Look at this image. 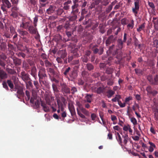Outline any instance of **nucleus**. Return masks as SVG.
<instances>
[{
  "instance_id": "1",
  "label": "nucleus",
  "mask_w": 158,
  "mask_h": 158,
  "mask_svg": "<svg viewBox=\"0 0 158 158\" xmlns=\"http://www.w3.org/2000/svg\"><path fill=\"white\" fill-rule=\"evenodd\" d=\"M77 107V114L82 118H85V116H89L90 115L89 112L83 106L82 104L79 101L76 102Z\"/></svg>"
},
{
  "instance_id": "2",
  "label": "nucleus",
  "mask_w": 158,
  "mask_h": 158,
  "mask_svg": "<svg viewBox=\"0 0 158 158\" xmlns=\"http://www.w3.org/2000/svg\"><path fill=\"white\" fill-rule=\"evenodd\" d=\"M39 69L38 76L39 77L40 82L41 80L45 79L47 77L46 72L45 68L43 66H39L38 67Z\"/></svg>"
},
{
  "instance_id": "3",
  "label": "nucleus",
  "mask_w": 158,
  "mask_h": 158,
  "mask_svg": "<svg viewBox=\"0 0 158 158\" xmlns=\"http://www.w3.org/2000/svg\"><path fill=\"white\" fill-rule=\"evenodd\" d=\"M98 47V46L97 45H95L92 47V50L94 54H96L98 53L99 55H101L104 52L103 48L100 47L98 49L97 48Z\"/></svg>"
},
{
  "instance_id": "4",
  "label": "nucleus",
  "mask_w": 158,
  "mask_h": 158,
  "mask_svg": "<svg viewBox=\"0 0 158 158\" xmlns=\"http://www.w3.org/2000/svg\"><path fill=\"white\" fill-rule=\"evenodd\" d=\"M61 91L64 94H69L70 93V89L65 83H61Z\"/></svg>"
},
{
  "instance_id": "5",
  "label": "nucleus",
  "mask_w": 158,
  "mask_h": 158,
  "mask_svg": "<svg viewBox=\"0 0 158 158\" xmlns=\"http://www.w3.org/2000/svg\"><path fill=\"white\" fill-rule=\"evenodd\" d=\"M114 48V44H112L111 46H109L108 50L106 51L107 55L110 56L112 55L113 56H115L117 53V50H115Z\"/></svg>"
},
{
  "instance_id": "6",
  "label": "nucleus",
  "mask_w": 158,
  "mask_h": 158,
  "mask_svg": "<svg viewBox=\"0 0 158 158\" xmlns=\"http://www.w3.org/2000/svg\"><path fill=\"white\" fill-rule=\"evenodd\" d=\"M139 0H135L134 2L135 7L132 9V11L135 14V16H136L138 14V11L139 9Z\"/></svg>"
},
{
  "instance_id": "7",
  "label": "nucleus",
  "mask_w": 158,
  "mask_h": 158,
  "mask_svg": "<svg viewBox=\"0 0 158 158\" xmlns=\"http://www.w3.org/2000/svg\"><path fill=\"white\" fill-rule=\"evenodd\" d=\"M77 18V15L70 14V16L69 17V21L71 22V23L74 25V26L76 25L77 23L76 19Z\"/></svg>"
},
{
  "instance_id": "8",
  "label": "nucleus",
  "mask_w": 158,
  "mask_h": 158,
  "mask_svg": "<svg viewBox=\"0 0 158 158\" xmlns=\"http://www.w3.org/2000/svg\"><path fill=\"white\" fill-rule=\"evenodd\" d=\"M17 94L15 95L19 98L20 97L23 98L24 96L23 88L21 87H19L17 88Z\"/></svg>"
},
{
  "instance_id": "9",
  "label": "nucleus",
  "mask_w": 158,
  "mask_h": 158,
  "mask_svg": "<svg viewBox=\"0 0 158 158\" xmlns=\"http://www.w3.org/2000/svg\"><path fill=\"white\" fill-rule=\"evenodd\" d=\"M115 41V39L114 35H111L108 37L106 40L105 43L106 46H109L112 43H113Z\"/></svg>"
},
{
  "instance_id": "10",
  "label": "nucleus",
  "mask_w": 158,
  "mask_h": 158,
  "mask_svg": "<svg viewBox=\"0 0 158 158\" xmlns=\"http://www.w3.org/2000/svg\"><path fill=\"white\" fill-rule=\"evenodd\" d=\"M68 109L71 113V116L73 118L76 116V113L75 108L73 105L72 104H70V103L68 104Z\"/></svg>"
},
{
  "instance_id": "11",
  "label": "nucleus",
  "mask_w": 158,
  "mask_h": 158,
  "mask_svg": "<svg viewBox=\"0 0 158 158\" xmlns=\"http://www.w3.org/2000/svg\"><path fill=\"white\" fill-rule=\"evenodd\" d=\"M21 75L22 79L25 82H27L28 81L30 80L29 75L26 73L25 72L22 71L21 73Z\"/></svg>"
},
{
  "instance_id": "12",
  "label": "nucleus",
  "mask_w": 158,
  "mask_h": 158,
  "mask_svg": "<svg viewBox=\"0 0 158 158\" xmlns=\"http://www.w3.org/2000/svg\"><path fill=\"white\" fill-rule=\"evenodd\" d=\"M7 77V74L0 67V82L2 81V80L6 78Z\"/></svg>"
},
{
  "instance_id": "13",
  "label": "nucleus",
  "mask_w": 158,
  "mask_h": 158,
  "mask_svg": "<svg viewBox=\"0 0 158 158\" xmlns=\"http://www.w3.org/2000/svg\"><path fill=\"white\" fill-rule=\"evenodd\" d=\"M124 43L121 39H118L117 40V44L116 45L117 48V50L121 49L123 48Z\"/></svg>"
},
{
  "instance_id": "14",
  "label": "nucleus",
  "mask_w": 158,
  "mask_h": 158,
  "mask_svg": "<svg viewBox=\"0 0 158 158\" xmlns=\"http://www.w3.org/2000/svg\"><path fill=\"white\" fill-rule=\"evenodd\" d=\"M56 7L54 6L50 5L49 8L47 9L46 13L49 15L54 13Z\"/></svg>"
},
{
  "instance_id": "15",
  "label": "nucleus",
  "mask_w": 158,
  "mask_h": 158,
  "mask_svg": "<svg viewBox=\"0 0 158 158\" xmlns=\"http://www.w3.org/2000/svg\"><path fill=\"white\" fill-rule=\"evenodd\" d=\"M31 74L33 76L35 80H36L37 77V69L35 67H32L31 71Z\"/></svg>"
},
{
  "instance_id": "16",
  "label": "nucleus",
  "mask_w": 158,
  "mask_h": 158,
  "mask_svg": "<svg viewBox=\"0 0 158 158\" xmlns=\"http://www.w3.org/2000/svg\"><path fill=\"white\" fill-rule=\"evenodd\" d=\"M11 58L15 66L19 65L21 64V62L20 59L14 56L11 57Z\"/></svg>"
},
{
  "instance_id": "17",
  "label": "nucleus",
  "mask_w": 158,
  "mask_h": 158,
  "mask_svg": "<svg viewBox=\"0 0 158 158\" xmlns=\"http://www.w3.org/2000/svg\"><path fill=\"white\" fill-rule=\"evenodd\" d=\"M64 27L66 29H68L71 27H73L74 25L71 23V22L69 21V20L66 21L65 23L63 24Z\"/></svg>"
},
{
  "instance_id": "18",
  "label": "nucleus",
  "mask_w": 158,
  "mask_h": 158,
  "mask_svg": "<svg viewBox=\"0 0 158 158\" xmlns=\"http://www.w3.org/2000/svg\"><path fill=\"white\" fill-rule=\"evenodd\" d=\"M69 75L72 78L75 79L77 76V72L75 70H72L71 71Z\"/></svg>"
},
{
  "instance_id": "19",
  "label": "nucleus",
  "mask_w": 158,
  "mask_h": 158,
  "mask_svg": "<svg viewBox=\"0 0 158 158\" xmlns=\"http://www.w3.org/2000/svg\"><path fill=\"white\" fill-rule=\"evenodd\" d=\"M71 71L70 67H65L63 69V74L66 76L68 74L69 75V74Z\"/></svg>"
},
{
  "instance_id": "20",
  "label": "nucleus",
  "mask_w": 158,
  "mask_h": 158,
  "mask_svg": "<svg viewBox=\"0 0 158 158\" xmlns=\"http://www.w3.org/2000/svg\"><path fill=\"white\" fill-rule=\"evenodd\" d=\"M78 49L77 48L72 49L71 50V53H72V56L73 58L78 57L79 56V54L77 53Z\"/></svg>"
},
{
  "instance_id": "21",
  "label": "nucleus",
  "mask_w": 158,
  "mask_h": 158,
  "mask_svg": "<svg viewBox=\"0 0 158 158\" xmlns=\"http://www.w3.org/2000/svg\"><path fill=\"white\" fill-rule=\"evenodd\" d=\"M37 29L32 26H30L28 28V31L31 34H35Z\"/></svg>"
},
{
  "instance_id": "22",
  "label": "nucleus",
  "mask_w": 158,
  "mask_h": 158,
  "mask_svg": "<svg viewBox=\"0 0 158 158\" xmlns=\"http://www.w3.org/2000/svg\"><path fill=\"white\" fill-rule=\"evenodd\" d=\"M41 106L43 107L44 110L45 112H48L49 111V107L47 106L44 102H41Z\"/></svg>"
},
{
  "instance_id": "23",
  "label": "nucleus",
  "mask_w": 158,
  "mask_h": 158,
  "mask_svg": "<svg viewBox=\"0 0 158 158\" xmlns=\"http://www.w3.org/2000/svg\"><path fill=\"white\" fill-rule=\"evenodd\" d=\"M104 89V88L103 87H99L98 88H95V92L98 94L103 93Z\"/></svg>"
},
{
  "instance_id": "24",
  "label": "nucleus",
  "mask_w": 158,
  "mask_h": 158,
  "mask_svg": "<svg viewBox=\"0 0 158 158\" xmlns=\"http://www.w3.org/2000/svg\"><path fill=\"white\" fill-rule=\"evenodd\" d=\"M151 84L154 85L158 84V74L156 75L154 77Z\"/></svg>"
},
{
  "instance_id": "25",
  "label": "nucleus",
  "mask_w": 158,
  "mask_h": 158,
  "mask_svg": "<svg viewBox=\"0 0 158 158\" xmlns=\"http://www.w3.org/2000/svg\"><path fill=\"white\" fill-rule=\"evenodd\" d=\"M117 136L116 137V139L118 142V143L119 144H120L122 147L123 148V145H122V139L119 133L118 132H117Z\"/></svg>"
},
{
  "instance_id": "26",
  "label": "nucleus",
  "mask_w": 158,
  "mask_h": 158,
  "mask_svg": "<svg viewBox=\"0 0 158 158\" xmlns=\"http://www.w3.org/2000/svg\"><path fill=\"white\" fill-rule=\"evenodd\" d=\"M106 93L107 94L106 96L107 98H110L114 94V92L112 90L109 89L106 92Z\"/></svg>"
},
{
  "instance_id": "27",
  "label": "nucleus",
  "mask_w": 158,
  "mask_h": 158,
  "mask_svg": "<svg viewBox=\"0 0 158 158\" xmlns=\"http://www.w3.org/2000/svg\"><path fill=\"white\" fill-rule=\"evenodd\" d=\"M87 69L89 71H91L94 69V66L92 64L88 63L86 64V66Z\"/></svg>"
},
{
  "instance_id": "28",
  "label": "nucleus",
  "mask_w": 158,
  "mask_h": 158,
  "mask_svg": "<svg viewBox=\"0 0 158 158\" xmlns=\"http://www.w3.org/2000/svg\"><path fill=\"white\" fill-rule=\"evenodd\" d=\"M67 53L65 51H62L61 52V56L60 57L64 60H66L67 59L66 58Z\"/></svg>"
},
{
  "instance_id": "29",
  "label": "nucleus",
  "mask_w": 158,
  "mask_h": 158,
  "mask_svg": "<svg viewBox=\"0 0 158 158\" xmlns=\"http://www.w3.org/2000/svg\"><path fill=\"white\" fill-rule=\"evenodd\" d=\"M17 31L21 36L26 35L28 34V33L26 31H22L20 29H18Z\"/></svg>"
},
{
  "instance_id": "30",
  "label": "nucleus",
  "mask_w": 158,
  "mask_h": 158,
  "mask_svg": "<svg viewBox=\"0 0 158 158\" xmlns=\"http://www.w3.org/2000/svg\"><path fill=\"white\" fill-rule=\"evenodd\" d=\"M89 59V57L87 56L84 55L81 57L82 61L84 63H86L88 61Z\"/></svg>"
},
{
  "instance_id": "31",
  "label": "nucleus",
  "mask_w": 158,
  "mask_h": 158,
  "mask_svg": "<svg viewBox=\"0 0 158 158\" xmlns=\"http://www.w3.org/2000/svg\"><path fill=\"white\" fill-rule=\"evenodd\" d=\"M121 98V96L119 95H116L114 98H113L111 100L113 102H116L117 101H118H118H120L119 100Z\"/></svg>"
},
{
  "instance_id": "32",
  "label": "nucleus",
  "mask_w": 158,
  "mask_h": 158,
  "mask_svg": "<svg viewBox=\"0 0 158 158\" xmlns=\"http://www.w3.org/2000/svg\"><path fill=\"white\" fill-rule=\"evenodd\" d=\"M135 73L138 76H140L143 74V71L141 69H135Z\"/></svg>"
},
{
  "instance_id": "33",
  "label": "nucleus",
  "mask_w": 158,
  "mask_h": 158,
  "mask_svg": "<svg viewBox=\"0 0 158 158\" xmlns=\"http://www.w3.org/2000/svg\"><path fill=\"white\" fill-rule=\"evenodd\" d=\"M6 71L9 73L11 74H15L16 73L14 69H11L6 68Z\"/></svg>"
},
{
  "instance_id": "34",
  "label": "nucleus",
  "mask_w": 158,
  "mask_h": 158,
  "mask_svg": "<svg viewBox=\"0 0 158 158\" xmlns=\"http://www.w3.org/2000/svg\"><path fill=\"white\" fill-rule=\"evenodd\" d=\"M44 62L46 67H51L52 65V63L49 62L48 59L45 60Z\"/></svg>"
},
{
  "instance_id": "35",
  "label": "nucleus",
  "mask_w": 158,
  "mask_h": 158,
  "mask_svg": "<svg viewBox=\"0 0 158 158\" xmlns=\"http://www.w3.org/2000/svg\"><path fill=\"white\" fill-rule=\"evenodd\" d=\"M6 82L11 89H12L14 88V85L11 80H7Z\"/></svg>"
},
{
  "instance_id": "36",
  "label": "nucleus",
  "mask_w": 158,
  "mask_h": 158,
  "mask_svg": "<svg viewBox=\"0 0 158 158\" xmlns=\"http://www.w3.org/2000/svg\"><path fill=\"white\" fill-rule=\"evenodd\" d=\"M92 95L90 94H87L85 97L87 102L90 103L91 102Z\"/></svg>"
},
{
  "instance_id": "37",
  "label": "nucleus",
  "mask_w": 158,
  "mask_h": 158,
  "mask_svg": "<svg viewBox=\"0 0 158 158\" xmlns=\"http://www.w3.org/2000/svg\"><path fill=\"white\" fill-rule=\"evenodd\" d=\"M3 3L6 5L8 8H10L11 6L10 3L8 0H3Z\"/></svg>"
},
{
  "instance_id": "38",
  "label": "nucleus",
  "mask_w": 158,
  "mask_h": 158,
  "mask_svg": "<svg viewBox=\"0 0 158 158\" xmlns=\"http://www.w3.org/2000/svg\"><path fill=\"white\" fill-rule=\"evenodd\" d=\"M47 71L48 72L50 73L52 75H54L55 74V72L53 69L48 68L47 69Z\"/></svg>"
},
{
  "instance_id": "39",
  "label": "nucleus",
  "mask_w": 158,
  "mask_h": 158,
  "mask_svg": "<svg viewBox=\"0 0 158 158\" xmlns=\"http://www.w3.org/2000/svg\"><path fill=\"white\" fill-rule=\"evenodd\" d=\"M33 83L36 89L38 90L39 89H40V84L36 80L34 81L33 82Z\"/></svg>"
},
{
  "instance_id": "40",
  "label": "nucleus",
  "mask_w": 158,
  "mask_h": 158,
  "mask_svg": "<svg viewBox=\"0 0 158 158\" xmlns=\"http://www.w3.org/2000/svg\"><path fill=\"white\" fill-rule=\"evenodd\" d=\"M130 119L131 122L134 125L137 124V121L135 118L134 117H131Z\"/></svg>"
},
{
  "instance_id": "41",
  "label": "nucleus",
  "mask_w": 158,
  "mask_h": 158,
  "mask_svg": "<svg viewBox=\"0 0 158 158\" xmlns=\"http://www.w3.org/2000/svg\"><path fill=\"white\" fill-rule=\"evenodd\" d=\"M134 21L133 19H132L131 20V23H129L127 25V27L128 28H131V29H132L134 27Z\"/></svg>"
},
{
  "instance_id": "42",
  "label": "nucleus",
  "mask_w": 158,
  "mask_h": 158,
  "mask_svg": "<svg viewBox=\"0 0 158 158\" xmlns=\"http://www.w3.org/2000/svg\"><path fill=\"white\" fill-rule=\"evenodd\" d=\"M71 93L72 94H74L77 92V89L75 87H71Z\"/></svg>"
},
{
  "instance_id": "43",
  "label": "nucleus",
  "mask_w": 158,
  "mask_h": 158,
  "mask_svg": "<svg viewBox=\"0 0 158 158\" xmlns=\"http://www.w3.org/2000/svg\"><path fill=\"white\" fill-rule=\"evenodd\" d=\"M128 22V21L126 18L123 19L121 20V23L123 25L127 24Z\"/></svg>"
},
{
  "instance_id": "44",
  "label": "nucleus",
  "mask_w": 158,
  "mask_h": 158,
  "mask_svg": "<svg viewBox=\"0 0 158 158\" xmlns=\"http://www.w3.org/2000/svg\"><path fill=\"white\" fill-rule=\"evenodd\" d=\"M113 72V69L110 68L107 69L106 70V73L108 74H111Z\"/></svg>"
},
{
  "instance_id": "45",
  "label": "nucleus",
  "mask_w": 158,
  "mask_h": 158,
  "mask_svg": "<svg viewBox=\"0 0 158 158\" xmlns=\"http://www.w3.org/2000/svg\"><path fill=\"white\" fill-rule=\"evenodd\" d=\"M144 23L141 24L139 26V28H137V31L138 32H140L142 30H143L145 27Z\"/></svg>"
},
{
  "instance_id": "46",
  "label": "nucleus",
  "mask_w": 158,
  "mask_h": 158,
  "mask_svg": "<svg viewBox=\"0 0 158 158\" xmlns=\"http://www.w3.org/2000/svg\"><path fill=\"white\" fill-rule=\"evenodd\" d=\"M64 12V10L63 8H59L58 10L56 11L57 15H61L63 12Z\"/></svg>"
},
{
  "instance_id": "47",
  "label": "nucleus",
  "mask_w": 158,
  "mask_h": 158,
  "mask_svg": "<svg viewBox=\"0 0 158 158\" xmlns=\"http://www.w3.org/2000/svg\"><path fill=\"white\" fill-rule=\"evenodd\" d=\"M78 9H72V11L71 12V14H76L77 15V14L79 12Z\"/></svg>"
},
{
  "instance_id": "48",
  "label": "nucleus",
  "mask_w": 158,
  "mask_h": 158,
  "mask_svg": "<svg viewBox=\"0 0 158 158\" xmlns=\"http://www.w3.org/2000/svg\"><path fill=\"white\" fill-rule=\"evenodd\" d=\"M128 36V35L126 33H125L124 34L123 40L122 41L124 43L126 42Z\"/></svg>"
},
{
  "instance_id": "49",
  "label": "nucleus",
  "mask_w": 158,
  "mask_h": 158,
  "mask_svg": "<svg viewBox=\"0 0 158 158\" xmlns=\"http://www.w3.org/2000/svg\"><path fill=\"white\" fill-rule=\"evenodd\" d=\"M148 3L149 6L152 8L153 10H154L155 6L153 3L149 2V1H148Z\"/></svg>"
},
{
  "instance_id": "50",
  "label": "nucleus",
  "mask_w": 158,
  "mask_h": 158,
  "mask_svg": "<svg viewBox=\"0 0 158 158\" xmlns=\"http://www.w3.org/2000/svg\"><path fill=\"white\" fill-rule=\"evenodd\" d=\"M36 98L37 96H34L33 97H31L30 100V102L32 104L34 103L35 102V100H36Z\"/></svg>"
},
{
  "instance_id": "51",
  "label": "nucleus",
  "mask_w": 158,
  "mask_h": 158,
  "mask_svg": "<svg viewBox=\"0 0 158 158\" xmlns=\"http://www.w3.org/2000/svg\"><path fill=\"white\" fill-rule=\"evenodd\" d=\"M132 99V98L131 96H129L128 97L126 98H125V103H127V104H128V102L130 101Z\"/></svg>"
},
{
  "instance_id": "52",
  "label": "nucleus",
  "mask_w": 158,
  "mask_h": 158,
  "mask_svg": "<svg viewBox=\"0 0 158 158\" xmlns=\"http://www.w3.org/2000/svg\"><path fill=\"white\" fill-rule=\"evenodd\" d=\"M42 102V101H40L39 100H36V101L35 102V105L37 108L39 107L40 106V102Z\"/></svg>"
},
{
  "instance_id": "53",
  "label": "nucleus",
  "mask_w": 158,
  "mask_h": 158,
  "mask_svg": "<svg viewBox=\"0 0 158 158\" xmlns=\"http://www.w3.org/2000/svg\"><path fill=\"white\" fill-rule=\"evenodd\" d=\"M73 2V5L72 6V9H78V7L79 6L78 3H75V2Z\"/></svg>"
},
{
  "instance_id": "54",
  "label": "nucleus",
  "mask_w": 158,
  "mask_h": 158,
  "mask_svg": "<svg viewBox=\"0 0 158 158\" xmlns=\"http://www.w3.org/2000/svg\"><path fill=\"white\" fill-rule=\"evenodd\" d=\"M25 94L27 96V98L26 99V100L28 101L30 98V92L28 90H26L25 91Z\"/></svg>"
},
{
  "instance_id": "55",
  "label": "nucleus",
  "mask_w": 158,
  "mask_h": 158,
  "mask_svg": "<svg viewBox=\"0 0 158 158\" xmlns=\"http://www.w3.org/2000/svg\"><path fill=\"white\" fill-rule=\"evenodd\" d=\"M147 79L151 84L153 80L152 76V75H149L147 76Z\"/></svg>"
},
{
  "instance_id": "56",
  "label": "nucleus",
  "mask_w": 158,
  "mask_h": 158,
  "mask_svg": "<svg viewBox=\"0 0 158 158\" xmlns=\"http://www.w3.org/2000/svg\"><path fill=\"white\" fill-rule=\"evenodd\" d=\"M38 20V18L37 16H36L34 18L33 24L35 27L37 26V23Z\"/></svg>"
},
{
  "instance_id": "57",
  "label": "nucleus",
  "mask_w": 158,
  "mask_h": 158,
  "mask_svg": "<svg viewBox=\"0 0 158 158\" xmlns=\"http://www.w3.org/2000/svg\"><path fill=\"white\" fill-rule=\"evenodd\" d=\"M114 81L112 79H109L108 80L107 84L108 85L111 86L113 85Z\"/></svg>"
},
{
  "instance_id": "58",
  "label": "nucleus",
  "mask_w": 158,
  "mask_h": 158,
  "mask_svg": "<svg viewBox=\"0 0 158 158\" xmlns=\"http://www.w3.org/2000/svg\"><path fill=\"white\" fill-rule=\"evenodd\" d=\"M10 16H12L14 18H16L18 16V14L16 12L13 11L10 15Z\"/></svg>"
},
{
  "instance_id": "59",
  "label": "nucleus",
  "mask_w": 158,
  "mask_h": 158,
  "mask_svg": "<svg viewBox=\"0 0 158 158\" xmlns=\"http://www.w3.org/2000/svg\"><path fill=\"white\" fill-rule=\"evenodd\" d=\"M112 5H109L108 7L106 9V11L107 13H108L110 12V11L112 10Z\"/></svg>"
},
{
  "instance_id": "60",
  "label": "nucleus",
  "mask_w": 158,
  "mask_h": 158,
  "mask_svg": "<svg viewBox=\"0 0 158 158\" xmlns=\"http://www.w3.org/2000/svg\"><path fill=\"white\" fill-rule=\"evenodd\" d=\"M7 82H6L5 81H4L2 83V85L3 87L6 89V90H9V88L7 86Z\"/></svg>"
},
{
  "instance_id": "61",
  "label": "nucleus",
  "mask_w": 158,
  "mask_h": 158,
  "mask_svg": "<svg viewBox=\"0 0 158 158\" xmlns=\"http://www.w3.org/2000/svg\"><path fill=\"white\" fill-rule=\"evenodd\" d=\"M118 104L121 108L125 107L126 106V103L125 102L122 103L121 101H118Z\"/></svg>"
},
{
  "instance_id": "62",
  "label": "nucleus",
  "mask_w": 158,
  "mask_h": 158,
  "mask_svg": "<svg viewBox=\"0 0 158 158\" xmlns=\"http://www.w3.org/2000/svg\"><path fill=\"white\" fill-rule=\"evenodd\" d=\"M91 119L93 121H94L97 118V115L94 113H92L91 115Z\"/></svg>"
},
{
  "instance_id": "63",
  "label": "nucleus",
  "mask_w": 158,
  "mask_h": 158,
  "mask_svg": "<svg viewBox=\"0 0 158 158\" xmlns=\"http://www.w3.org/2000/svg\"><path fill=\"white\" fill-rule=\"evenodd\" d=\"M100 75V73L99 72H95L93 73L92 74L93 76L95 78H98Z\"/></svg>"
},
{
  "instance_id": "64",
  "label": "nucleus",
  "mask_w": 158,
  "mask_h": 158,
  "mask_svg": "<svg viewBox=\"0 0 158 158\" xmlns=\"http://www.w3.org/2000/svg\"><path fill=\"white\" fill-rule=\"evenodd\" d=\"M152 87L150 86H148L146 89V90H147V91L149 93H152Z\"/></svg>"
}]
</instances>
